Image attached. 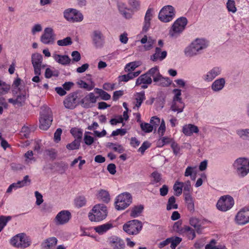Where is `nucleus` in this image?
Segmentation results:
<instances>
[{"label":"nucleus","mask_w":249,"mask_h":249,"mask_svg":"<svg viewBox=\"0 0 249 249\" xmlns=\"http://www.w3.org/2000/svg\"><path fill=\"white\" fill-rule=\"evenodd\" d=\"M57 243V239L54 237H49L41 244L43 249H53Z\"/></svg>","instance_id":"nucleus-20"},{"label":"nucleus","mask_w":249,"mask_h":249,"mask_svg":"<svg viewBox=\"0 0 249 249\" xmlns=\"http://www.w3.org/2000/svg\"><path fill=\"white\" fill-rule=\"evenodd\" d=\"M71 133L75 138V140H79L81 141L83 135V133L81 129L77 128H72L71 130Z\"/></svg>","instance_id":"nucleus-41"},{"label":"nucleus","mask_w":249,"mask_h":249,"mask_svg":"<svg viewBox=\"0 0 249 249\" xmlns=\"http://www.w3.org/2000/svg\"><path fill=\"white\" fill-rule=\"evenodd\" d=\"M110 244L113 249H124L125 245L123 240L117 237L111 238Z\"/></svg>","instance_id":"nucleus-23"},{"label":"nucleus","mask_w":249,"mask_h":249,"mask_svg":"<svg viewBox=\"0 0 249 249\" xmlns=\"http://www.w3.org/2000/svg\"><path fill=\"white\" fill-rule=\"evenodd\" d=\"M128 3L134 10H138L140 7V1L139 0H128Z\"/></svg>","instance_id":"nucleus-53"},{"label":"nucleus","mask_w":249,"mask_h":249,"mask_svg":"<svg viewBox=\"0 0 249 249\" xmlns=\"http://www.w3.org/2000/svg\"><path fill=\"white\" fill-rule=\"evenodd\" d=\"M41 109L39 128L42 130H47L53 121L52 112L50 108L47 106L42 107Z\"/></svg>","instance_id":"nucleus-3"},{"label":"nucleus","mask_w":249,"mask_h":249,"mask_svg":"<svg viewBox=\"0 0 249 249\" xmlns=\"http://www.w3.org/2000/svg\"><path fill=\"white\" fill-rule=\"evenodd\" d=\"M10 89V86L7 84L5 82L1 80L0 82V89L2 90V94L7 93Z\"/></svg>","instance_id":"nucleus-59"},{"label":"nucleus","mask_w":249,"mask_h":249,"mask_svg":"<svg viewBox=\"0 0 249 249\" xmlns=\"http://www.w3.org/2000/svg\"><path fill=\"white\" fill-rule=\"evenodd\" d=\"M198 131V127L192 124H186L182 128V132L185 135L188 136L192 135L194 133H197Z\"/></svg>","instance_id":"nucleus-22"},{"label":"nucleus","mask_w":249,"mask_h":249,"mask_svg":"<svg viewBox=\"0 0 249 249\" xmlns=\"http://www.w3.org/2000/svg\"><path fill=\"white\" fill-rule=\"evenodd\" d=\"M87 133H90L89 132H86L84 135V140L85 143L88 145H90L94 142V139L90 136L87 135Z\"/></svg>","instance_id":"nucleus-56"},{"label":"nucleus","mask_w":249,"mask_h":249,"mask_svg":"<svg viewBox=\"0 0 249 249\" xmlns=\"http://www.w3.org/2000/svg\"><path fill=\"white\" fill-rule=\"evenodd\" d=\"M221 73V70L218 67H214L209 71L206 74L203 75V79L206 82L212 81Z\"/></svg>","instance_id":"nucleus-18"},{"label":"nucleus","mask_w":249,"mask_h":249,"mask_svg":"<svg viewBox=\"0 0 249 249\" xmlns=\"http://www.w3.org/2000/svg\"><path fill=\"white\" fill-rule=\"evenodd\" d=\"M236 132L241 140L249 141V128L239 129L237 130Z\"/></svg>","instance_id":"nucleus-30"},{"label":"nucleus","mask_w":249,"mask_h":249,"mask_svg":"<svg viewBox=\"0 0 249 249\" xmlns=\"http://www.w3.org/2000/svg\"><path fill=\"white\" fill-rule=\"evenodd\" d=\"M91 38L94 45L97 48L102 47L104 44V36L99 30H94L92 32Z\"/></svg>","instance_id":"nucleus-17"},{"label":"nucleus","mask_w":249,"mask_h":249,"mask_svg":"<svg viewBox=\"0 0 249 249\" xmlns=\"http://www.w3.org/2000/svg\"><path fill=\"white\" fill-rule=\"evenodd\" d=\"M55 40V35L51 28H46L40 37V41L45 44H53Z\"/></svg>","instance_id":"nucleus-12"},{"label":"nucleus","mask_w":249,"mask_h":249,"mask_svg":"<svg viewBox=\"0 0 249 249\" xmlns=\"http://www.w3.org/2000/svg\"><path fill=\"white\" fill-rule=\"evenodd\" d=\"M190 224L193 227H194L196 232L198 233H200L201 232V227L199 224V220L196 217H192L190 219Z\"/></svg>","instance_id":"nucleus-36"},{"label":"nucleus","mask_w":249,"mask_h":249,"mask_svg":"<svg viewBox=\"0 0 249 249\" xmlns=\"http://www.w3.org/2000/svg\"><path fill=\"white\" fill-rule=\"evenodd\" d=\"M72 42L71 37L68 36L63 39L58 40L57 41V44L60 46H66L71 45Z\"/></svg>","instance_id":"nucleus-46"},{"label":"nucleus","mask_w":249,"mask_h":249,"mask_svg":"<svg viewBox=\"0 0 249 249\" xmlns=\"http://www.w3.org/2000/svg\"><path fill=\"white\" fill-rule=\"evenodd\" d=\"M77 85L79 86L81 88H84L88 90H90L93 87L92 85H89L83 80H79L77 82Z\"/></svg>","instance_id":"nucleus-55"},{"label":"nucleus","mask_w":249,"mask_h":249,"mask_svg":"<svg viewBox=\"0 0 249 249\" xmlns=\"http://www.w3.org/2000/svg\"><path fill=\"white\" fill-rule=\"evenodd\" d=\"M170 247L172 249H175L177 246L181 242L182 239L179 237H170Z\"/></svg>","instance_id":"nucleus-42"},{"label":"nucleus","mask_w":249,"mask_h":249,"mask_svg":"<svg viewBox=\"0 0 249 249\" xmlns=\"http://www.w3.org/2000/svg\"><path fill=\"white\" fill-rule=\"evenodd\" d=\"M236 222L239 225H245L249 222V208H244L237 213Z\"/></svg>","instance_id":"nucleus-14"},{"label":"nucleus","mask_w":249,"mask_h":249,"mask_svg":"<svg viewBox=\"0 0 249 249\" xmlns=\"http://www.w3.org/2000/svg\"><path fill=\"white\" fill-rule=\"evenodd\" d=\"M175 16L174 8L171 5H166L160 10L158 18L162 22H168L172 20Z\"/></svg>","instance_id":"nucleus-9"},{"label":"nucleus","mask_w":249,"mask_h":249,"mask_svg":"<svg viewBox=\"0 0 249 249\" xmlns=\"http://www.w3.org/2000/svg\"><path fill=\"white\" fill-rule=\"evenodd\" d=\"M152 79L147 73L141 75L137 79L136 82V85H139L142 84H150L152 83Z\"/></svg>","instance_id":"nucleus-28"},{"label":"nucleus","mask_w":249,"mask_h":249,"mask_svg":"<svg viewBox=\"0 0 249 249\" xmlns=\"http://www.w3.org/2000/svg\"><path fill=\"white\" fill-rule=\"evenodd\" d=\"M208 46L207 41L203 39L196 38L184 50L187 57H192L200 54Z\"/></svg>","instance_id":"nucleus-1"},{"label":"nucleus","mask_w":249,"mask_h":249,"mask_svg":"<svg viewBox=\"0 0 249 249\" xmlns=\"http://www.w3.org/2000/svg\"><path fill=\"white\" fill-rule=\"evenodd\" d=\"M71 56L72 57V60L74 62H78L81 59V55L77 51L72 52Z\"/></svg>","instance_id":"nucleus-64"},{"label":"nucleus","mask_w":249,"mask_h":249,"mask_svg":"<svg viewBox=\"0 0 249 249\" xmlns=\"http://www.w3.org/2000/svg\"><path fill=\"white\" fill-rule=\"evenodd\" d=\"M132 202V196L128 193H124L118 196L115 202V208L118 210H124Z\"/></svg>","instance_id":"nucleus-7"},{"label":"nucleus","mask_w":249,"mask_h":249,"mask_svg":"<svg viewBox=\"0 0 249 249\" xmlns=\"http://www.w3.org/2000/svg\"><path fill=\"white\" fill-rule=\"evenodd\" d=\"M232 167L235 174L239 178H244L249 173V159L240 157L232 163Z\"/></svg>","instance_id":"nucleus-2"},{"label":"nucleus","mask_w":249,"mask_h":249,"mask_svg":"<svg viewBox=\"0 0 249 249\" xmlns=\"http://www.w3.org/2000/svg\"><path fill=\"white\" fill-rule=\"evenodd\" d=\"M107 147L113 149L114 151L119 153H122L124 151V148L121 145L116 143L108 142L107 144Z\"/></svg>","instance_id":"nucleus-32"},{"label":"nucleus","mask_w":249,"mask_h":249,"mask_svg":"<svg viewBox=\"0 0 249 249\" xmlns=\"http://www.w3.org/2000/svg\"><path fill=\"white\" fill-rule=\"evenodd\" d=\"M183 233H186L188 238L191 240H193L196 237L194 230L188 226L183 227Z\"/></svg>","instance_id":"nucleus-38"},{"label":"nucleus","mask_w":249,"mask_h":249,"mask_svg":"<svg viewBox=\"0 0 249 249\" xmlns=\"http://www.w3.org/2000/svg\"><path fill=\"white\" fill-rule=\"evenodd\" d=\"M30 239L22 233L17 234L10 240V244L14 247L24 249L31 245Z\"/></svg>","instance_id":"nucleus-5"},{"label":"nucleus","mask_w":249,"mask_h":249,"mask_svg":"<svg viewBox=\"0 0 249 249\" xmlns=\"http://www.w3.org/2000/svg\"><path fill=\"white\" fill-rule=\"evenodd\" d=\"M107 214L106 205L100 204L95 205L92 212L89 213V218L91 221L98 222L106 218Z\"/></svg>","instance_id":"nucleus-4"},{"label":"nucleus","mask_w":249,"mask_h":249,"mask_svg":"<svg viewBox=\"0 0 249 249\" xmlns=\"http://www.w3.org/2000/svg\"><path fill=\"white\" fill-rule=\"evenodd\" d=\"M64 17L69 22H80L83 19L82 14L78 10L69 8L64 12Z\"/></svg>","instance_id":"nucleus-11"},{"label":"nucleus","mask_w":249,"mask_h":249,"mask_svg":"<svg viewBox=\"0 0 249 249\" xmlns=\"http://www.w3.org/2000/svg\"><path fill=\"white\" fill-rule=\"evenodd\" d=\"M184 199L188 209L190 212H194L195 210V204L193 197L189 193H184Z\"/></svg>","instance_id":"nucleus-27"},{"label":"nucleus","mask_w":249,"mask_h":249,"mask_svg":"<svg viewBox=\"0 0 249 249\" xmlns=\"http://www.w3.org/2000/svg\"><path fill=\"white\" fill-rule=\"evenodd\" d=\"M143 209V207L142 205H139L134 207L131 211L130 216L134 218L138 217L142 213Z\"/></svg>","instance_id":"nucleus-37"},{"label":"nucleus","mask_w":249,"mask_h":249,"mask_svg":"<svg viewBox=\"0 0 249 249\" xmlns=\"http://www.w3.org/2000/svg\"><path fill=\"white\" fill-rule=\"evenodd\" d=\"M43 57L39 53H36L32 55V63L34 69L35 74L40 73V70L41 68L45 67L44 65H42Z\"/></svg>","instance_id":"nucleus-13"},{"label":"nucleus","mask_w":249,"mask_h":249,"mask_svg":"<svg viewBox=\"0 0 249 249\" xmlns=\"http://www.w3.org/2000/svg\"><path fill=\"white\" fill-rule=\"evenodd\" d=\"M181 223L180 221L175 222L173 225V230L179 233H183V228H181Z\"/></svg>","instance_id":"nucleus-63"},{"label":"nucleus","mask_w":249,"mask_h":249,"mask_svg":"<svg viewBox=\"0 0 249 249\" xmlns=\"http://www.w3.org/2000/svg\"><path fill=\"white\" fill-rule=\"evenodd\" d=\"M119 10L125 18H130L131 17V14L127 12V9L124 4H120L119 5Z\"/></svg>","instance_id":"nucleus-44"},{"label":"nucleus","mask_w":249,"mask_h":249,"mask_svg":"<svg viewBox=\"0 0 249 249\" xmlns=\"http://www.w3.org/2000/svg\"><path fill=\"white\" fill-rule=\"evenodd\" d=\"M54 59L57 62L63 65L69 64L71 61V59L67 55L56 54L54 56Z\"/></svg>","instance_id":"nucleus-29"},{"label":"nucleus","mask_w":249,"mask_h":249,"mask_svg":"<svg viewBox=\"0 0 249 249\" xmlns=\"http://www.w3.org/2000/svg\"><path fill=\"white\" fill-rule=\"evenodd\" d=\"M184 107L185 105L183 102H172L171 109L174 112L180 113L183 111Z\"/></svg>","instance_id":"nucleus-33"},{"label":"nucleus","mask_w":249,"mask_h":249,"mask_svg":"<svg viewBox=\"0 0 249 249\" xmlns=\"http://www.w3.org/2000/svg\"><path fill=\"white\" fill-rule=\"evenodd\" d=\"M150 146V143L145 141L143 142L141 146L139 148L138 151L142 153H143L144 151Z\"/></svg>","instance_id":"nucleus-62"},{"label":"nucleus","mask_w":249,"mask_h":249,"mask_svg":"<svg viewBox=\"0 0 249 249\" xmlns=\"http://www.w3.org/2000/svg\"><path fill=\"white\" fill-rule=\"evenodd\" d=\"M77 93L73 92L69 94L64 100L63 103L67 108L72 109L77 105Z\"/></svg>","instance_id":"nucleus-16"},{"label":"nucleus","mask_w":249,"mask_h":249,"mask_svg":"<svg viewBox=\"0 0 249 249\" xmlns=\"http://www.w3.org/2000/svg\"><path fill=\"white\" fill-rule=\"evenodd\" d=\"M113 228V225L111 223L99 225L94 228V231L100 235L103 234L107 231Z\"/></svg>","instance_id":"nucleus-25"},{"label":"nucleus","mask_w":249,"mask_h":249,"mask_svg":"<svg viewBox=\"0 0 249 249\" xmlns=\"http://www.w3.org/2000/svg\"><path fill=\"white\" fill-rule=\"evenodd\" d=\"M11 219L10 216H5L3 215L0 216V232L3 230L6 226L8 221Z\"/></svg>","instance_id":"nucleus-47"},{"label":"nucleus","mask_w":249,"mask_h":249,"mask_svg":"<svg viewBox=\"0 0 249 249\" xmlns=\"http://www.w3.org/2000/svg\"><path fill=\"white\" fill-rule=\"evenodd\" d=\"M227 8L229 12H236L237 9L235 7V3L233 0H228L227 2Z\"/></svg>","instance_id":"nucleus-51"},{"label":"nucleus","mask_w":249,"mask_h":249,"mask_svg":"<svg viewBox=\"0 0 249 249\" xmlns=\"http://www.w3.org/2000/svg\"><path fill=\"white\" fill-rule=\"evenodd\" d=\"M166 56V51H164L161 52V50L160 48L156 47L155 49V53L150 56V59L154 62L157 60L162 61Z\"/></svg>","instance_id":"nucleus-19"},{"label":"nucleus","mask_w":249,"mask_h":249,"mask_svg":"<svg viewBox=\"0 0 249 249\" xmlns=\"http://www.w3.org/2000/svg\"><path fill=\"white\" fill-rule=\"evenodd\" d=\"M146 73L150 77L152 76L154 78L158 73H160V72L158 70V67L156 66L150 69Z\"/></svg>","instance_id":"nucleus-58"},{"label":"nucleus","mask_w":249,"mask_h":249,"mask_svg":"<svg viewBox=\"0 0 249 249\" xmlns=\"http://www.w3.org/2000/svg\"><path fill=\"white\" fill-rule=\"evenodd\" d=\"M142 223L138 220L128 221L123 225V230L129 235H137L142 230Z\"/></svg>","instance_id":"nucleus-6"},{"label":"nucleus","mask_w":249,"mask_h":249,"mask_svg":"<svg viewBox=\"0 0 249 249\" xmlns=\"http://www.w3.org/2000/svg\"><path fill=\"white\" fill-rule=\"evenodd\" d=\"M86 203V200L84 196H79L75 199V204L78 208H80L84 206Z\"/></svg>","instance_id":"nucleus-50"},{"label":"nucleus","mask_w":249,"mask_h":249,"mask_svg":"<svg viewBox=\"0 0 249 249\" xmlns=\"http://www.w3.org/2000/svg\"><path fill=\"white\" fill-rule=\"evenodd\" d=\"M98 199L105 202H108L110 200V196L108 192L103 189H101L98 192L97 195Z\"/></svg>","instance_id":"nucleus-31"},{"label":"nucleus","mask_w":249,"mask_h":249,"mask_svg":"<svg viewBox=\"0 0 249 249\" xmlns=\"http://www.w3.org/2000/svg\"><path fill=\"white\" fill-rule=\"evenodd\" d=\"M173 92L175 93V96L173 97L172 102H182V99L180 97L181 96V90L178 89H173Z\"/></svg>","instance_id":"nucleus-49"},{"label":"nucleus","mask_w":249,"mask_h":249,"mask_svg":"<svg viewBox=\"0 0 249 249\" xmlns=\"http://www.w3.org/2000/svg\"><path fill=\"white\" fill-rule=\"evenodd\" d=\"M141 128L145 132L149 133L152 131L153 126L148 123H142L141 124Z\"/></svg>","instance_id":"nucleus-52"},{"label":"nucleus","mask_w":249,"mask_h":249,"mask_svg":"<svg viewBox=\"0 0 249 249\" xmlns=\"http://www.w3.org/2000/svg\"><path fill=\"white\" fill-rule=\"evenodd\" d=\"M181 185H183L182 182L177 181L173 186L174 190L175 192V195L177 196H180L182 193V186Z\"/></svg>","instance_id":"nucleus-45"},{"label":"nucleus","mask_w":249,"mask_h":249,"mask_svg":"<svg viewBox=\"0 0 249 249\" xmlns=\"http://www.w3.org/2000/svg\"><path fill=\"white\" fill-rule=\"evenodd\" d=\"M176 198L174 196H172L168 199V203L167 204L166 209L168 211L171 209H177L178 208L177 204L175 203Z\"/></svg>","instance_id":"nucleus-39"},{"label":"nucleus","mask_w":249,"mask_h":249,"mask_svg":"<svg viewBox=\"0 0 249 249\" xmlns=\"http://www.w3.org/2000/svg\"><path fill=\"white\" fill-rule=\"evenodd\" d=\"M126 129L119 128V129H116V130L113 131L112 132L111 136H117L119 135H120L121 136H124V135H125L126 134Z\"/></svg>","instance_id":"nucleus-60"},{"label":"nucleus","mask_w":249,"mask_h":249,"mask_svg":"<svg viewBox=\"0 0 249 249\" xmlns=\"http://www.w3.org/2000/svg\"><path fill=\"white\" fill-rule=\"evenodd\" d=\"M154 81L162 87H168L171 83V80L168 77H163L160 73H158L154 77Z\"/></svg>","instance_id":"nucleus-21"},{"label":"nucleus","mask_w":249,"mask_h":249,"mask_svg":"<svg viewBox=\"0 0 249 249\" xmlns=\"http://www.w3.org/2000/svg\"><path fill=\"white\" fill-rule=\"evenodd\" d=\"M135 100L136 101L135 106L137 107H139L142 102L145 99V93L144 91L137 93L135 95Z\"/></svg>","instance_id":"nucleus-34"},{"label":"nucleus","mask_w":249,"mask_h":249,"mask_svg":"<svg viewBox=\"0 0 249 249\" xmlns=\"http://www.w3.org/2000/svg\"><path fill=\"white\" fill-rule=\"evenodd\" d=\"M225 82V80L223 78L216 79L211 85L212 89L215 92L220 91L224 87Z\"/></svg>","instance_id":"nucleus-24"},{"label":"nucleus","mask_w":249,"mask_h":249,"mask_svg":"<svg viewBox=\"0 0 249 249\" xmlns=\"http://www.w3.org/2000/svg\"><path fill=\"white\" fill-rule=\"evenodd\" d=\"M139 62L134 61L127 64L125 67L124 70L126 72H130L133 71L136 68L140 66Z\"/></svg>","instance_id":"nucleus-40"},{"label":"nucleus","mask_w":249,"mask_h":249,"mask_svg":"<svg viewBox=\"0 0 249 249\" xmlns=\"http://www.w3.org/2000/svg\"><path fill=\"white\" fill-rule=\"evenodd\" d=\"M152 9L151 8L148 9L145 14L144 18V23L143 26L142 30L144 32H146L150 26V20L152 16Z\"/></svg>","instance_id":"nucleus-26"},{"label":"nucleus","mask_w":249,"mask_h":249,"mask_svg":"<svg viewBox=\"0 0 249 249\" xmlns=\"http://www.w3.org/2000/svg\"><path fill=\"white\" fill-rule=\"evenodd\" d=\"M62 130L61 128H57L54 134V141L56 142H58L61 140V135Z\"/></svg>","instance_id":"nucleus-61"},{"label":"nucleus","mask_w":249,"mask_h":249,"mask_svg":"<svg viewBox=\"0 0 249 249\" xmlns=\"http://www.w3.org/2000/svg\"><path fill=\"white\" fill-rule=\"evenodd\" d=\"M161 176L157 171H154L151 174V182L152 184H156L160 183L161 180Z\"/></svg>","instance_id":"nucleus-35"},{"label":"nucleus","mask_w":249,"mask_h":249,"mask_svg":"<svg viewBox=\"0 0 249 249\" xmlns=\"http://www.w3.org/2000/svg\"><path fill=\"white\" fill-rule=\"evenodd\" d=\"M81 104L83 107L86 108L91 107L93 106L89 100L87 95L81 100Z\"/></svg>","instance_id":"nucleus-54"},{"label":"nucleus","mask_w":249,"mask_h":249,"mask_svg":"<svg viewBox=\"0 0 249 249\" xmlns=\"http://www.w3.org/2000/svg\"><path fill=\"white\" fill-rule=\"evenodd\" d=\"M188 21L186 18L181 17L176 20L169 31V36L171 37H177L185 29Z\"/></svg>","instance_id":"nucleus-8"},{"label":"nucleus","mask_w":249,"mask_h":249,"mask_svg":"<svg viewBox=\"0 0 249 249\" xmlns=\"http://www.w3.org/2000/svg\"><path fill=\"white\" fill-rule=\"evenodd\" d=\"M26 99V94L25 93H21L19 94L17 98L16 101L18 104V105L19 106H22L24 103Z\"/></svg>","instance_id":"nucleus-57"},{"label":"nucleus","mask_w":249,"mask_h":249,"mask_svg":"<svg viewBox=\"0 0 249 249\" xmlns=\"http://www.w3.org/2000/svg\"><path fill=\"white\" fill-rule=\"evenodd\" d=\"M80 142L81 141L79 140H74L72 142L68 144L66 147L69 150L78 149L80 145Z\"/></svg>","instance_id":"nucleus-43"},{"label":"nucleus","mask_w":249,"mask_h":249,"mask_svg":"<svg viewBox=\"0 0 249 249\" xmlns=\"http://www.w3.org/2000/svg\"><path fill=\"white\" fill-rule=\"evenodd\" d=\"M71 216V213L69 211H61L55 216L54 222L57 225H64L69 222Z\"/></svg>","instance_id":"nucleus-15"},{"label":"nucleus","mask_w":249,"mask_h":249,"mask_svg":"<svg viewBox=\"0 0 249 249\" xmlns=\"http://www.w3.org/2000/svg\"><path fill=\"white\" fill-rule=\"evenodd\" d=\"M96 92L101 97L102 99L104 100H108L110 99L111 96L107 92L102 89H96Z\"/></svg>","instance_id":"nucleus-48"},{"label":"nucleus","mask_w":249,"mask_h":249,"mask_svg":"<svg viewBox=\"0 0 249 249\" xmlns=\"http://www.w3.org/2000/svg\"><path fill=\"white\" fill-rule=\"evenodd\" d=\"M234 203V200L231 196H221L218 200L216 207L219 210L226 212L231 208Z\"/></svg>","instance_id":"nucleus-10"}]
</instances>
